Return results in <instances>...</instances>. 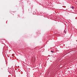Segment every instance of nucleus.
Here are the masks:
<instances>
[{
    "mask_svg": "<svg viewBox=\"0 0 77 77\" xmlns=\"http://www.w3.org/2000/svg\"><path fill=\"white\" fill-rule=\"evenodd\" d=\"M51 53H54V51H51Z\"/></svg>",
    "mask_w": 77,
    "mask_h": 77,
    "instance_id": "nucleus-1",
    "label": "nucleus"
},
{
    "mask_svg": "<svg viewBox=\"0 0 77 77\" xmlns=\"http://www.w3.org/2000/svg\"><path fill=\"white\" fill-rule=\"evenodd\" d=\"M72 9H74V7H72Z\"/></svg>",
    "mask_w": 77,
    "mask_h": 77,
    "instance_id": "nucleus-2",
    "label": "nucleus"
}]
</instances>
